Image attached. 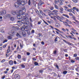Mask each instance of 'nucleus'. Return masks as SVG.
I'll use <instances>...</instances> for the list:
<instances>
[{
    "mask_svg": "<svg viewBox=\"0 0 79 79\" xmlns=\"http://www.w3.org/2000/svg\"><path fill=\"white\" fill-rule=\"evenodd\" d=\"M22 11V13H21V15H20V16H21V17H23L24 16L23 15H25L24 14V13L26 12V9L25 8H22L21 9V10H20L19 11Z\"/></svg>",
    "mask_w": 79,
    "mask_h": 79,
    "instance_id": "obj_4",
    "label": "nucleus"
},
{
    "mask_svg": "<svg viewBox=\"0 0 79 79\" xmlns=\"http://www.w3.org/2000/svg\"><path fill=\"white\" fill-rule=\"evenodd\" d=\"M55 29L56 30V31H58V32H61V31H60V30H59L58 29L56 28H55Z\"/></svg>",
    "mask_w": 79,
    "mask_h": 79,
    "instance_id": "obj_34",
    "label": "nucleus"
},
{
    "mask_svg": "<svg viewBox=\"0 0 79 79\" xmlns=\"http://www.w3.org/2000/svg\"><path fill=\"white\" fill-rule=\"evenodd\" d=\"M53 9H54V8L53 7H52L50 8V10H53Z\"/></svg>",
    "mask_w": 79,
    "mask_h": 79,
    "instance_id": "obj_46",
    "label": "nucleus"
},
{
    "mask_svg": "<svg viewBox=\"0 0 79 79\" xmlns=\"http://www.w3.org/2000/svg\"><path fill=\"white\" fill-rule=\"evenodd\" d=\"M30 22H32V19L31 18H30Z\"/></svg>",
    "mask_w": 79,
    "mask_h": 79,
    "instance_id": "obj_56",
    "label": "nucleus"
},
{
    "mask_svg": "<svg viewBox=\"0 0 79 79\" xmlns=\"http://www.w3.org/2000/svg\"><path fill=\"white\" fill-rule=\"evenodd\" d=\"M17 36L18 37H21V36H20L19 34H18V33H17Z\"/></svg>",
    "mask_w": 79,
    "mask_h": 79,
    "instance_id": "obj_29",
    "label": "nucleus"
},
{
    "mask_svg": "<svg viewBox=\"0 0 79 79\" xmlns=\"http://www.w3.org/2000/svg\"><path fill=\"white\" fill-rule=\"evenodd\" d=\"M22 16H23V17H22L21 20V23L22 24H24V25H29L30 24V22L29 21V19L27 17H26L27 16V15H22Z\"/></svg>",
    "mask_w": 79,
    "mask_h": 79,
    "instance_id": "obj_1",
    "label": "nucleus"
},
{
    "mask_svg": "<svg viewBox=\"0 0 79 79\" xmlns=\"http://www.w3.org/2000/svg\"><path fill=\"white\" fill-rule=\"evenodd\" d=\"M55 3L56 4H58V3L60 2V1H59V0L55 1Z\"/></svg>",
    "mask_w": 79,
    "mask_h": 79,
    "instance_id": "obj_24",
    "label": "nucleus"
},
{
    "mask_svg": "<svg viewBox=\"0 0 79 79\" xmlns=\"http://www.w3.org/2000/svg\"><path fill=\"white\" fill-rule=\"evenodd\" d=\"M22 13L23 11H22L12 10L11 12V13L13 15H17V18L19 19H21L22 18L21 16L20 15H21V13L22 14Z\"/></svg>",
    "mask_w": 79,
    "mask_h": 79,
    "instance_id": "obj_3",
    "label": "nucleus"
},
{
    "mask_svg": "<svg viewBox=\"0 0 79 79\" xmlns=\"http://www.w3.org/2000/svg\"><path fill=\"white\" fill-rule=\"evenodd\" d=\"M52 12H53V13H54L55 14V15H57L58 11L57 10H53V11H52Z\"/></svg>",
    "mask_w": 79,
    "mask_h": 79,
    "instance_id": "obj_9",
    "label": "nucleus"
},
{
    "mask_svg": "<svg viewBox=\"0 0 79 79\" xmlns=\"http://www.w3.org/2000/svg\"><path fill=\"white\" fill-rule=\"evenodd\" d=\"M72 18H73V20H74V21H75L76 22H77V23H79V21H77V20H76V17H74V16H73L72 17Z\"/></svg>",
    "mask_w": 79,
    "mask_h": 79,
    "instance_id": "obj_11",
    "label": "nucleus"
},
{
    "mask_svg": "<svg viewBox=\"0 0 79 79\" xmlns=\"http://www.w3.org/2000/svg\"><path fill=\"white\" fill-rule=\"evenodd\" d=\"M63 23L67 27L68 26L69 27H71V26L68 23L66 22H63Z\"/></svg>",
    "mask_w": 79,
    "mask_h": 79,
    "instance_id": "obj_5",
    "label": "nucleus"
},
{
    "mask_svg": "<svg viewBox=\"0 0 79 79\" xmlns=\"http://www.w3.org/2000/svg\"><path fill=\"white\" fill-rule=\"evenodd\" d=\"M10 52V49H7L6 53H9V52Z\"/></svg>",
    "mask_w": 79,
    "mask_h": 79,
    "instance_id": "obj_41",
    "label": "nucleus"
},
{
    "mask_svg": "<svg viewBox=\"0 0 79 79\" xmlns=\"http://www.w3.org/2000/svg\"><path fill=\"white\" fill-rule=\"evenodd\" d=\"M35 32V31H34V30H33L31 31V33H32V34H34V33Z\"/></svg>",
    "mask_w": 79,
    "mask_h": 79,
    "instance_id": "obj_44",
    "label": "nucleus"
},
{
    "mask_svg": "<svg viewBox=\"0 0 79 79\" xmlns=\"http://www.w3.org/2000/svg\"><path fill=\"white\" fill-rule=\"evenodd\" d=\"M22 35L23 36V37H25L26 35V33H25V32H22Z\"/></svg>",
    "mask_w": 79,
    "mask_h": 79,
    "instance_id": "obj_15",
    "label": "nucleus"
},
{
    "mask_svg": "<svg viewBox=\"0 0 79 79\" xmlns=\"http://www.w3.org/2000/svg\"><path fill=\"white\" fill-rule=\"evenodd\" d=\"M2 19H3V17L2 16H0V21H2Z\"/></svg>",
    "mask_w": 79,
    "mask_h": 79,
    "instance_id": "obj_36",
    "label": "nucleus"
},
{
    "mask_svg": "<svg viewBox=\"0 0 79 79\" xmlns=\"http://www.w3.org/2000/svg\"><path fill=\"white\" fill-rule=\"evenodd\" d=\"M15 78L16 79H20V76L18 74H15Z\"/></svg>",
    "mask_w": 79,
    "mask_h": 79,
    "instance_id": "obj_6",
    "label": "nucleus"
},
{
    "mask_svg": "<svg viewBox=\"0 0 79 79\" xmlns=\"http://www.w3.org/2000/svg\"><path fill=\"white\" fill-rule=\"evenodd\" d=\"M27 3V0H18L17 2H16L14 4V6L16 8L19 7L18 5H24L25 3Z\"/></svg>",
    "mask_w": 79,
    "mask_h": 79,
    "instance_id": "obj_2",
    "label": "nucleus"
},
{
    "mask_svg": "<svg viewBox=\"0 0 79 79\" xmlns=\"http://www.w3.org/2000/svg\"><path fill=\"white\" fill-rule=\"evenodd\" d=\"M67 71H64L63 72V74H67Z\"/></svg>",
    "mask_w": 79,
    "mask_h": 79,
    "instance_id": "obj_27",
    "label": "nucleus"
},
{
    "mask_svg": "<svg viewBox=\"0 0 79 79\" xmlns=\"http://www.w3.org/2000/svg\"><path fill=\"white\" fill-rule=\"evenodd\" d=\"M69 23L70 24H72V22H71V21H69Z\"/></svg>",
    "mask_w": 79,
    "mask_h": 79,
    "instance_id": "obj_53",
    "label": "nucleus"
},
{
    "mask_svg": "<svg viewBox=\"0 0 79 79\" xmlns=\"http://www.w3.org/2000/svg\"><path fill=\"white\" fill-rule=\"evenodd\" d=\"M71 62L72 63H74V62H75V61H74V60H71Z\"/></svg>",
    "mask_w": 79,
    "mask_h": 79,
    "instance_id": "obj_59",
    "label": "nucleus"
},
{
    "mask_svg": "<svg viewBox=\"0 0 79 79\" xmlns=\"http://www.w3.org/2000/svg\"><path fill=\"white\" fill-rule=\"evenodd\" d=\"M61 30L63 31L64 32H66V31H67V32H69V29L66 28L65 29L64 28H62L61 29Z\"/></svg>",
    "mask_w": 79,
    "mask_h": 79,
    "instance_id": "obj_7",
    "label": "nucleus"
},
{
    "mask_svg": "<svg viewBox=\"0 0 79 79\" xmlns=\"http://www.w3.org/2000/svg\"><path fill=\"white\" fill-rule=\"evenodd\" d=\"M69 15H70V16H73V15L71 13H69Z\"/></svg>",
    "mask_w": 79,
    "mask_h": 79,
    "instance_id": "obj_62",
    "label": "nucleus"
},
{
    "mask_svg": "<svg viewBox=\"0 0 79 79\" xmlns=\"http://www.w3.org/2000/svg\"><path fill=\"white\" fill-rule=\"evenodd\" d=\"M55 26L56 27H60V25L59 23H57L55 24Z\"/></svg>",
    "mask_w": 79,
    "mask_h": 79,
    "instance_id": "obj_17",
    "label": "nucleus"
},
{
    "mask_svg": "<svg viewBox=\"0 0 79 79\" xmlns=\"http://www.w3.org/2000/svg\"><path fill=\"white\" fill-rule=\"evenodd\" d=\"M60 10L62 11H63V10H64V9L62 7L60 8Z\"/></svg>",
    "mask_w": 79,
    "mask_h": 79,
    "instance_id": "obj_35",
    "label": "nucleus"
},
{
    "mask_svg": "<svg viewBox=\"0 0 79 79\" xmlns=\"http://www.w3.org/2000/svg\"><path fill=\"white\" fill-rule=\"evenodd\" d=\"M40 14H41V15H42L43 14V12H42V10H40Z\"/></svg>",
    "mask_w": 79,
    "mask_h": 79,
    "instance_id": "obj_40",
    "label": "nucleus"
},
{
    "mask_svg": "<svg viewBox=\"0 0 79 79\" xmlns=\"http://www.w3.org/2000/svg\"><path fill=\"white\" fill-rule=\"evenodd\" d=\"M8 39L11 40L12 39V37L10 36H9L8 37Z\"/></svg>",
    "mask_w": 79,
    "mask_h": 79,
    "instance_id": "obj_25",
    "label": "nucleus"
},
{
    "mask_svg": "<svg viewBox=\"0 0 79 79\" xmlns=\"http://www.w3.org/2000/svg\"><path fill=\"white\" fill-rule=\"evenodd\" d=\"M75 60H79V57H77L75 58Z\"/></svg>",
    "mask_w": 79,
    "mask_h": 79,
    "instance_id": "obj_57",
    "label": "nucleus"
},
{
    "mask_svg": "<svg viewBox=\"0 0 79 79\" xmlns=\"http://www.w3.org/2000/svg\"><path fill=\"white\" fill-rule=\"evenodd\" d=\"M20 46L21 48H23V45L21 44V43H20Z\"/></svg>",
    "mask_w": 79,
    "mask_h": 79,
    "instance_id": "obj_48",
    "label": "nucleus"
},
{
    "mask_svg": "<svg viewBox=\"0 0 79 79\" xmlns=\"http://www.w3.org/2000/svg\"><path fill=\"white\" fill-rule=\"evenodd\" d=\"M26 29H27V28H26L25 27H21V29L23 31H24V30H25Z\"/></svg>",
    "mask_w": 79,
    "mask_h": 79,
    "instance_id": "obj_10",
    "label": "nucleus"
},
{
    "mask_svg": "<svg viewBox=\"0 0 79 79\" xmlns=\"http://www.w3.org/2000/svg\"><path fill=\"white\" fill-rule=\"evenodd\" d=\"M2 12V14H3V15H5V14H6V11L4 10Z\"/></svg>",
    "mask_w": 79,
    "mask_h": 79,
    "instance_id": "obj_26",
    "label": "nucleus"
},
{
    "mask_svg": "<svg viewBox=\"0 0 79 79\" xmlns=\"http://www.w3.org/2000/svg\"><path fill=\"white\" fill-rule=\"evenodd\" d=\"M67 11H69V12H71V9H68L67 10Z\"/></svg>",
    "mask_w": 79,
    "mask_h": 79,
    "instance_id": "obj_51",
    "label": "nucleus"
},
{
    "mask_svg": "<svg viewBox=\"0 0 79 79\" xmlns=\"http://www.w3.org/2000/svg\"><path fill=\"white\" fill-rule=\"evenodd\" d=\"M5 61V59L3 60L2 61H1V63H4Z\"/></svg>",
    "mask_w": 79,
    "mask_h": 79,
    "instance_id": "obj_42",
    "label": "nucleus"
},
{
    "mask_svg": "<svg viewBox=\"0 0 79 79\" xmlns=\"http://www.w3.org/2000/svg\"><path fill=\"white\" fill-rule=\"evenodd\" d=\"M54 7L55 8H56V9H57V10H59V7H58V6L56 5H55L54 6Z\"/></svg>",
    "mask_w": 79,
    "mask_h": 79,
    "instance_id": "obj_13",
    "label": "nucleus"
},
{
    "mask_svg": "<svg viewBox=\"0 0 79 79\" xmlns=\"http://www.w3.org/2000/svg\"><path fill=\"white\" fill-rule=\"evenodd\" d=\"M51 18H52V19H53L54 20H55V19H56L55 18H56V16H51Z\"/></svg>",
    "mask_w": 79,
    "mask_h": 79,
    "instance_id": "obj_14",
    "label": "nucleus"
},
{
    "mask_svg": "<svg viewBox=\"0 0 79 79\" xmlns=\"http://www.w3.org/2000/svg\"><path fill=\"white\" fill-rule=\"evenodd\" d=\"M17 58L18 59H21V56L19 54H18L17 56Z\"/></svg>",
    "mask_w": 79,
    "mask_h": 79,
    "instance_id": "obj_18",
    "label": "nucleus"
},
{
    "mask_svg": "<svg viewBox=\"0 0 79 79\" xmlns=\"http://www.w3.org/2000/svg\"><path fill=\"white\" fill-rule=\"evenodd\" d=\"M31 0H29L28 2V4L29 5H31Z\"/></svg>",
    "mask_w": 79,
    "mask_h": 79,
    "instance_id": "obj_47",
    "label": "nucleus"
},
{
    "mask_svg": "<svg viewBox=\"0 0 79 79\" xmlns=\"http://www.w3.org/2000/svg\"><path fill=\"white\" fill-rule=\"evenodd\" d=\"M4 73L5 74H7V73H8V72L6 71H4Z\"/></svg>",
    "mask_w": 79,
    "mask_h": 79,
    "instance_id": "obj_58",
    "label": "nucleus"
},
{
    "mask_svg": "<svg viewBox=\"0 0 79 79\" xmlns=\"http://www.w3.org/2000/svg\"><path fill=\"white\" fill-rule=\"evenodd\" d=\"M8 18V17H7V16H6V15H4V18L5 19H6V18Z\"/></svg>",
    "mask_w": 79,
    "mask_h": 79,
    "instance_id": "obj_37",
    "label": "nucleus"
},
{
    "mask_svg": "<svg viewBox=\"0 0 79 79\" xmlns=\"http://www.w3.org/2000/svg\"><path fill=\"white\" fill-rule=\"evenodd\" d=\"M21 67H22V68H25V65L23 64H22L21 65Z\"/></svg>",
    "mask_w": 79,
    "mask_h": 79,
    "instance_id": "obj_28",
    "label": "nucleus"
},
{
    "mask_svg": "<svg viewBox=\"0 0 79 79\" xmlns=\"http://www.w3.org/2000/svg\"><path fill=\"white\" fill-rule=\"evenodd\" d=\"M60 4H59L58 6H59L60 7V5H63V2H60Z\"/></svg>",
    "mask_w": 79,
    "mask_h": 79,
    "instance_id": "obj_30",
    "label": "nucleus"
},
{
    "mask_svg": "<svg viewBox=\"0 0 79 79\" xmlns=\"http://www.w3.org/2000/svg\"><path fill=\"white\" fill-rule=\"evenodd\" d=\"M9 34L10 35H11L12 34V35L14 34V31H12L11 32H10L9 33Z\"/></svg>",
    "mask_w": 79,
    "mask_h": 79,
    "instance_id": "obj_20",
    "label": "nucleus"
},
{
    "mask_svg": "<svg viewBox=\"0 0 79 79\" xmlns=\"http://www.w3.org/2000/svg\"><path fill=\"white\" fill-rule=\"evenodd\" d=\"M42 5V4L41 2H40L38 4V5L39 6H40V5Z\"/></svg>",
    "mask_w": 79,
    "mask_h": 79,
    "instance_id": "obj_45",
    "label": "nucleus"
},
{
    "mask_svg": "<svg viewBox=\"0 0 79 79\" xmlns=\"http://www.w3.org/2000/svg\"><path fill=\"white\" fill-rule=\"evenodd\" d=\"M73 10H76V9H77V8H76V7H74L73 8Z\"/></svg>",
    "mask_w": 79,
    "mask_h": 79,
    "instance_id": "obj_55",
    "label": "nucleus"
},
{
    "mask_svg": "<svg viewBox=\"0 0 79 79\" xmlns=\"http://www.w3.org/2000/svg\"><path fill=\"white\" fill-rule=\"evenodd\" d=\"M3 15V14L2 11L0 12V16H2V15Z\"/></svg>",
    "mask_w": 79,
    "mask_h": 79,
    "instance_id": "obj_38",
    "label": "nucleus"
},
{
    "mask_svg": "<svg viewBox=\"0 0 79 79\" xmlns=\"http://www.w3.org/2000/svg\"><path fill=\"white\" fill-rule=\"evenodd\" d=\"M7 18H9V17H10L11 15L10 14H6V15Z\"/></svg>",
    "mask_w": 79,
    "mask_h": 79,
    "instance_id": "obj_32",
    "label": "nucleus"
},
{
    "mask_svg": "<svg viewBox=\"0 0 79 79\" xmlns=\"http://www.w3.org/2000/svg\"><path fill=\"white\" fill-rule=\"evenodd\" d=\"M58 38L57 37H56L55 40V42H57L58 41V40H57V39Z\"/></svg>",
    "mask_w": 79,
    "mask_h": 79,
    "instance_id": "obj_43",
    "label": "nucleus"
},
{
    "mask_svg": "<svg viewBox=\"0 0 79 79\" xmlns=\"http://www.w3.org/2000/svg\"><path fill=\"white\" fill-rule=\"evenodd\" d=\"M64 51L65 52H67V49H64Z\"/></svg>",
    "mask_w": 79,
    "mask_h": 79,
    "instance_id": "obj_64",
    "label": "nucleus"
},
{
    "mask_svg": "<svg viewBox=\"0 0 79 79\" xmlns=\"http://www.w3.org/2000/svg\"><path fill=\"white\" fill-rule=\"evenodd\" d=\"M76 10L77 11V12H79V9H77V8L76 9Z\"/></svg>",
    "mask_w": 79,
    "mask_h": 79,
    "instance_id": "obj_61",
    "label": "nucleus"
},
{
    "mask_svg": "<svg viewBox=\"0 0 79 79\" xmlns=\"http://www.w3.org/2000/svg\"><path fill=\"white\" fill-rule=\"evenodd\" d=\"M9 64L10 65H13V62L12 60H10L9 61Z\"/></svg>",
    "mask_w": 79,
    "mask_h": 79,
    "instance_id": "obj_12",
    "label": "nucleus"
},
{
    "mask_svg": "<svg viewBox=\"0 0 79 79\" xmlns=\"http://www.w3.org/2000/svg\"><path fill=\"white\" fill-rule=\"evenodd\" d=\"M63 15L64 16H65V17H66V18H69V17L68 15L66 14H63Z\"/></svg>",
    "mask_w": 79,
    "mask_h": 79,
    "instance_id": "obj_16",
    "label": "nucleus"
},
{
    "mask_svg": "<svg viewBox=\"0 0 79 79\" xmlns=\"http://www.w3.org/2000/svg\"><path fill=\"white\" fill-rule=\"evenodd\" d=\"M5 76L4 75L2 77V79H5Z\"/></svg>",
    "mask_w": 79,
    "mask_h": 79,
    "instance_id": "obj_52",
    "label": "nucleus"
},
{
    "mask_svg": "<svg viewBox=\"0 0 79 79\" xmlns=\"http://www.w3.org/2000/svg\"><path fill=\"white\" fill-rule=\"evenodd\" d=\"M36 11L37 13L38 14V15H39V11H38V10H36Z\"/></svg>",
    "mask_w": 79,
    "mask_h": 79,
    "instance_id": "obj_54",
    "label": "nucleus"
},
{
    "mask_svg": "<svg viewBox=\"0 0 79 79\" xmlns=\"http://www.w3.org/2000/svg\"><path fill=\"white\" fill-rule=\"evenodd\" d=\"M48 10H44V13H46L47 12Z\"/></svg>",
    "mask_w": 79,
    "mask_h": 79,
    "instance_id": "obj_50",
    "label": "nucleus"
},
{
    "mask_svg": "<svg viewBox=\"0 0 79 79\" xmlns=\"http://www.w3.org/2000/svg\"><path fill=\"white\" fill-rule=\"evenodd\" d=\"M72 1L74 3H76L77 2V0H72Z\"/></svg>",
    "mask_w": 79,
    "mask_h": 79,
    "instance_id": "obj_31",
    "label": "nucleus"
},
{
    "mask_svg": "<svg viewBox=\"0 0 79 79\" xmlns=\"http://www.w3.org/2000/svg\"><path fill=\"white\" fill-rule=\"evenodd\" d=\"M63 40V41L64 42H65L66 44H68V45H72V44L66 41L65 40Z\"/></svg>",
    "mask_w": 79,
    "mask_h": 79,
    "instance_id": "obj_8",
    "label": "nucleus"
},
{
    "mask_svg": "<svg viewBox=\"0 0 79 79\" xmlns=\"http://www.w3.org/2000/svg\"><path fill=\"white\" fill-rule=\"evenodd\" d=\"M10 19L11 21H13L14 20H15V19L14 18V17H11L10 18Z\"/></svg>",
    "mask_w": 79,
    "mask_h": 79,
    "instance_id": "obj_19",
    "label": "nucleus"
},
{
    "mask_svg": "<svg viewBox=\"0 0 79 79\" xmlns=\"http://www.w3.org/2000/svg\"><path fill=\"white\" fill-rule=\"evenodd\" d=\"M74 9H71V12L73 13H74V14H75V11Z\"/></svg>",
    "mask_w": 79,
    "mask_h": 79,
    "instance_id": "obj_21",
    "label": "nucleus"
},
{
    "mask_svg": "<svg viewBox=\"0 0 79 79\" xmlns=\"http://www.w3.org/2000/svg\"><path fill=\"white\" fill-rule=\"evenodd\" d=\"M71 30H72L73 32H76V30H75L73 28H72Z\"/></svg>",
    "mask_w": 79,
    "mask_h": 79,
    "instance_id": "obj_33",
    "label": "nucleus"
},
{
    "mask_svg": "<svg viewBox=\"0 0 79 79\" xmlns=\"http://www.w3.org/2000/svg\"><path fill=\"white\" fill-rule=\"evenodd\" d=\"M34 64L35 66H38V65H39V63L36 62H35L34 63Z\"/></svg>",
    "mask_w": 79,
    "mask_h": 79,
    "instance_id": "obj_23",
    "label": "nucleus"
},
{
    "mask_svg": "<svg viewBox=\"0 0 79 79\" xmlns=\"http://www.w3.org/2000/svg\"><path fill=\"white\" fill-rule=\"evenodd\" d=\"M38 35H39V37H40V36L42 35L40 33H39Z\"/></svg>",
    "mask_w": 79,
    "mask_h": 79,
    "instance_id": "obj_60",
    "label": "nucleus"
},
{
    "mask_svg": "<svg viewBox=\"0 0 79 79\" xmlns=\"http://www.w3.org/2000/svg\"><path fill=\"white\" fill-rule=\"evenodd\" d=\"M7 41H8V40H5L3 42V43L4 44V43H5V42H7Z\"/></svg>",
    "mask_w": 79,
    "mask_h": 79,
    "instance_id": "obj_39",
    "label": "nucleus"
},
{
    "mask_svg": "<svg viewBox=\"0 0 79 79\" xmlns=\"http://www.w3.org/2000/svg\"><path fill=\"white\" fill-rule=\"evenodd\" d=\"M58 19H59V21H60V22H64L63 21H61V19H62V18H61L60 17H58Z\"/></svg>",
    "mask_w": 79,
    "mask_h": 79,
    "instance_id": "obj_22",
    "label": "nucleus"
},
{
    "mask_svg": "<svg viewBox=\"0 0 79 79\" xmlns=\"http://www.w3.org/2000/svg\"><path fill=\"white\" fill-rule=\"evenodd\" d=\"M41 44L42 45H44V42H43V41H42L41 42Z\"/></svg>",
    "mask_w": 79,
    "mask_h": 79,
    "instance_id": "obj_63",
    "label": "nucleus"
},
{
    "mask_svg": "<svg viewBox=\"0 0 79 79\" xmlns=\"http://www.w3.org/2000/svg\"><path fill=\"white\" fill-rule=\"evenodd\" d=\"M73 56H74V57H76V56H77V54H74Z\"/></svg>",
    "mask_w": 79,
    "mask_h": 79,
    "instance_id": "obj_49",
    "label": "nucleus"
}]
</instances>
